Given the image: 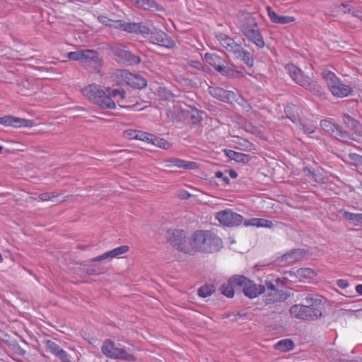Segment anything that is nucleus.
Wrapping results in <instances>:
<instances>
[{
    "label": "nucleus",
    "mask_w": 362,
    "mask_h": 362,
    "mask_svg": "<svg viewBox=\"0 0 362 362\" xmlns=\"http://www.w3.org/2000/svg\"><path fill=\"white\" fill-rule=\"evenodd\" d=\"M189 244L195 251L213 252L221 247L222 240L211 231L197 230L192 235Z\"/></svg>",
    "instance_id": "1"
},
{
    "label": "nucleus",
    "mask_w": 362,
    "mask_h": 362,
    "mask_svg": "<svg viewBox=\"0 0 362 362\" xmlns=\"http://www.w3.org/2000/svg\"><path fill=\"white\" fill-rule=\"evenodd\" d=\"M285 69L291 78L299 86L309 90L313 95L322 96L324 95L323 88L317 81L312 80L306 76L301 69H298L294 64H290L285 66Z\"/></svg>",
    "instance_id": "2"
},
{
    "label": "nucleus",
    "mask_w": 362,
    "mask_h": 362,
    "mask_svg": "<svg viewBox=\"0 0 362 362\" xmlns=\"http://www.w3.org/2000/svg\"><path fill=\"white\" fill-rule=\"evenodd\" d=\"M216 39L235 58L243 61L248 67L253 66L254 59L251 54L245 49L241 45L237 43L234 39L222 33L216 35Z\"/></svg>",
    "instance_id": "3"
},
{
    "label": "nucleus",
    "mask_w": 362,
    "mask_h": 362,
    "mask_svg": "<svg viewBox=\"0 0 362 362\" xmlns=\"http://www.w3.org/2000/svg\"><path fill=\"white\" fill-rule=\"evenodd\" d=\"M82 93L89 100L103 109H115V103L110 98L107 88L103 90L93 83L83 88Z\"/></svg>",
    "instance_id": "4"
},
{
    "label": "nucleus",
    "mask_w": 362,
    "mask_h": 362,
    "mask_svg": "<svg viewBox=\"0 0 362 362\" xmlns=\"http://www.w3.org/2000/svg\"><path fill=\"white\" fill-rule=\"evenodd\" d=\"M321 76L334 97L345 98L353 92V88L351 86L344 83L334 72L329 70H323Z\"/></svg>",
    "instance_id": "5"
},
{
    "label": "nucleus",
    "mask_w": 362,
    "mask_h": 362,
    "mask_svg": "<svg viewBox=\"0 0 362 362\" xmlns=\"http://www.w3.org/2000/svg\"><path fill=\"white\" fill-rule=\"evenodd\" d=\"M289 313L293 318L303 321H315L322 315L321 309L314 308L303 304H295L290 307Z\"/></svg>",
    "instance_id": "6"
},
{
    "label": "nucleus",
    "mask_w": 362,
    "mask_h": 362,
    "mask_svg": "<svg viewBox=\"0 0 362 362\" xmlns=\"http://www.w3.org/2000/svg\"><path fill=\"white\" fill-rule=\"evenodd\" d=\"M232 282L241 288L244 294L250 298H256L265 291V286L257 284L244 276H233Z\"/></svg>",
    "instance_id": "7"
},
{
    "label": "nucleus",
    "mask_w": 362,
    "mask_h": 362,
    "mask_svg": "<svg viewBox=\"0 0 362 362\" xmlns=\"http://www.w3.org/2000/svg\"><path fill=\"white\" fill-rule=\"evenodd\" d=\"M103 354L107 358L112 359H122L133 361L135 356L128 353L124 349L116 347L115 343L110 339H106L101 347Z\"/></svg>",
    "instance_id": "8"
},
{
    "label": "nucleus",
    "mask_w": 362,
    "mask_h": 362,
    "mask_svg": "<svg viewBox=\"0 0 362 362\" xmlns=\"http://www.w3.org/2000/svg\"><path fill=\"white\" fill-rule=\"evenodd\" d=\"M320 127L324 131L341 141L348 142L349 140L351 139V135L348 132L344 130L341 127L329 119L321 120Z\"/></svg>",
    "instance_id": "9"
},
{
    "label": "nucleus",
    "mask_w": 362,
    "mask_h": 362,
    "mask_svg": "<svg viewBox=\"0 0 362 362\" xmlns=\"http://www.w3.org/2000/svg\"><path fill=\"white\" fill-rule=\"evenodd\" d=\"M82 65L91 73L100 71L103 60L98 52L93 49H86Z\"/></svg>",
    "instance_id": "10"
},
{
    "label": "nucleus",
    "mask_w": 362,
    "mask_h": 362,
    "mask_svg": "<svg viewBox=\"0 0 362 362\" xmlns=\"http://www.w3.org/2000/svg\"><path fill=\"white\" fill-rule=\"evenodd\" d=\"M265 286L267 288V294L265 296L267 304L284 302L291 296L289 291L277 289L276 286L271 281H266Z\"/></svg>",
    "instance_id": "11"
},
{
    "label": "nucleus",
    "mask_w": 362,
    "mask_h": 362,
    "mask_svg": "<svg viewBox=\"0 0 362 362\" xmlns=\"http://www.w3.org/2000/svg\"><path fill=\"white\" fill-rule=\"evenodd\" d=\"M216 218L221 224L229 227L240 226L243 221V217L241 215L230 209L217 212L216 214Z\"/></svg>",
    "instance_id": "12"
},
{
    "label": "nucleus",
    "mask_w": 362,
    "mask_h": 362,
    "mask_svg": "<svg viewBox=\"0 0 362 362\" xmlns=\"http://www.w3.org/2000/svg\"><path fill=\"white\" fill-rule=\"evenodd\" d=\"M168 240L172 246L185 253L189 252L187 245L186 233L182 230H171L168 231Z\"/></svg>",
    "instance_id": "13"
},
{
    "label": "nucleus",
    "mask_w": 362,
    "mask_h": 362,
    "mask_svg": "<svg viewBox=\"0 0 362 362\" xmlns=\"http://www.w3.org/2000/svg\"><path fill=\"white\" fill-rule=\"evenodd\" d=\"M173 106L169 107L167 111V115L168 118L174 121L175 119H180L182 117H187L188 115H190V116L193 118H195L197 116L196 115L199 114V112L197 109H192L191 111H186L183 107L182 104L180 103L179 101L177 102H172Z\"/></svg>",
    "instance_id": "14"
},
{
    "label": "nucleus",
    "mask_w": 362,
    "mask_h": 362,
    "mask_svg": "<svg viewBox=\"0 0 362 362\" xmlns=\"http://www.w3.org/2000/svg\"><path fill=\"white\" fill-rule=\"evenodd\" d=\"M113 54L119 58L120 62L129 65L138 64L141 62V59L138 55L134 54L123 46L115 47L113 49Z\"/></svg>",
    "instance_id": "15"
},
{
    "label": "nucleus",
    "mask_w": 362,
    "mask_h": 362,
    "mask_svg": "<svg viewBox=\"0 0 362 362\" xmlns=\"http://www.w3.org/2000/svg\"><path fill=\"white\" fill-rule=\"evenodd\" d=\"M150 40L154 44L169 49L173 48L175 46V41L161 30H152L150 34Z\"/></svg>",
    "instance_id": "16"
},
{
    "label": "nucleus",
    "mask_w": 362,
    "mask_h": 362,
    "mask_svg": "<svg viewBox=\"0 0 362 362\" xmlns=\"http://www.w3.org/2000/svg\"><path fill=\"white\" fill-rule=\"evenodd\" d=\"M0 124L13 127H33L34 122L30 119H23L7 115L0 117Z\"/></svg>",
    "instance_id": "17"
},
{
    "label": "nucleus",
    "mask_w": 362,
    "mask_h": 362,
    "mask_svg": "<svg viewBox=\"0 0 362 362\" xmlns=\"http://www.w3.org/2000/svg\"><path fill=\"white\" fill-rule=\"evenodd\" d=\"M208 91L212 97L225 103H231L236 100V95L233 91L224 90L218 86H209Z\"/></svg>",
    "instance_id": "18"
},
{
    "label": "nucleus",
    "mask_w": 362,
    "mask_h": 362,
    "mask_svg": "<svg viewBox=\"0 0 362 362\" xmlns=\"http://www.w3.org/2000/svg\"><path fill=\"white\" fill-rule=\"evenodd\" d=\"M205 59L206 62L214 66L219 73L223 75H227L228 74L229 69L227 66L226 62L219 56L214 54L206 53L205 54Z\"/></svg>",
    "instance_id": "19"
},
{
    "label": "nucleus",
    "mask_w": 362,
    "mask_h": 362,
    "mask_svg": "<svg viewBox=\"0 0 362 362\" xmlns=\"http://www.w3.org/2000/svg\"><path fill=\"white\" fill-rule=\"evenodd\" d=\"M247 40L253 43L259 49L263 48L265 42L259 27L253 29H249L243 33Z\"/></svg>",
    "instance_id": "20"
},
{
    "label": "nucleus",
    "mask_w": 362,
    "mask_h": 362,
    "mask_svg": "<svg viewBox=\"0 0 362 362\" xmlns=\"http://www.w3.org/2000/svg\"><path fill=\"white\" fill-rule=\"evenodd\" d=\"M165 166L167 168L177 167L184 169H195L197 163L192 161H187L175 157H171L165 160Z\"/></svg>",
    "instance_id": "21"
},
{
    "label": "nucleus",
    "mask_w": 362,
    "mask_h": 362,
    "mask_svg": "<svg viewBox=\"0 0 362 362\" xmlns=\"http://www.w3.org/2000/svg\"><path fill=\"white\" fill-rule=\"evenodd\" d=\"M239 28L243 33L249 29L258 27L256 19L250 13H243L239 16Z\"/></svg>",
    "instance_id": "22"
},
{
    "label": "nucleus",
    "mask_w": 362,
    "mask_h": 362,
    "mask_svg": "<svg viewBox=\"0 0 362 362\" xmlns=\"http://www.w3.org/2000/svg\"><path fill=\"white\" fill-rule=\"evenodd\" d=\"M47 346L49 351L57 357L62 362H71L70 357L67 352L62 349L59 344L53 341L47 340Z\"/></svg>",
    "instance_id": "23"
},
{
    "label": "nucleus",
    "mask_w": 362,
    "mask_h": 362,
    "mask_svg": "<svg viewBox=\"0 0 362 362\" xmlns=\"http://www.w3.org/2000/svg\"><path fill=\"white\" fill-rule=\"evenodd\" d=\"M137 8L150 11H161L163 7L154 0H130Z\"/></svg>",
    "instance_id": "24"
},
{
    "label": "nucleus",
    "mask_w": 362,
    "mask_h": 362,
    "mask_svg": "<svg viewBox=\"0 0 362 362\" xmlns=\"http://www.w3.org/2000/svg\"><path fill=\"white\" fill-rule=\"evenodd\" d=\"M342 122L349 129L354 132L356 134L362 136V124L353 117L348 114L342 115Z\"/></svg>",
    "instance_id": "25"
},
{
    "label": "nucleus",
    "mask_w": 362,
    "mask_h": 362,
    "mask_svg": "<svg viewBox=\"0 0 362 362\" xmlns=\"http://www.w3.org/2000/svg\"><path fill=\"white\" fill-rule=\"evenodd\" d=\"M267 11L271 21L274 23L284 25L293 23L295 21V18L293 16L278 15L269 6H267Z\"/></svg>",
    "instance_id": "26"
},
{
    "label": "nucleus",
    "mask_w": 362,
    "mask_h": 362,
    "mask_svg": "<svg viewBox=\"0 0 362 362\" xmlns=\"http://www.w3.org/2000/svg\"><path fill=\"white\" fill-rule=\"evenodd\" d=\"M107 91L110 98L112 100L115 101V104L117 103L122 107H126L125 105L123 104L126 98V92L124 89H111L110 88H107Z\"/></svg>",
    "instance_id": "27"
},
{
    "label": "nucleus",
    "mask_w": 362,
    "mask_h": 362,
    "mask_svg": "<svg viewBox=\"0 0 362 362\" xmlns=\"http://www.w3.org/2000/svg\"><path fill=\"white\" fill-rule=\"evenodd\" d=\"M146 138H148V139H145V142L151 144L158 148L167 150L171 147V144L170 142L164 139L156 136L154 134L146 132Z\"/></svg>",
    "instance_id": "28"
},
{
    "label": "nucleus",
    "mask_w": 362,
    "mask_h": 362,
    "mask_svg": "<svg viewBox=\"0 0 362 362\" xmlns=\"http://www.w3.org/2000/svg\"><path fill=\"white\" fill-rule=\"evenodd\" d=\"M340 214L346 221L350 223V224L355 226H359L362 225V213H351L345 210H341Z\"/></svg>",
    "instance_id": "29"
},
{
    "label": "nucleus",
    "mask_w": 362,
    "mask_h": 362,
    "mask_svg": "<svg viewBox=\"0 0 362 362\" xmlns=\"http://www.w3.org/2000/svg\"><path fill=\"white\" fill-rule=\"evenodd\" d=\"M305 300L306 305L314 308L321 309L322 311V298L318 294L308 293L305 296Z\"/></svg>",
    "instance_id": "30"
},
{
    "label": "nucleus",
    "mask_w": 362,
    "mask_h": 362,
    "mask_svg": "<svg viewBox=\"0 0 362 362\" xmlns=\"http://www.w3.org/2000/svg\"><path fill=\"white\" fill-rule=\"evenodd\" d=\"M127 75H128L127 76V83L134 88L141 89L147 86V81L143 77L132 74H127Z\"/></svg>",
    "instance_id": "31"
},
{
    "label": "nucleus",
    "mask_w": 362,
    "mask_h": 362,
    "mask_svg": "<svg viewBox=\"0 0 362 362\" xmlns=\"http://www.w3.org/2000/svg\"><path fill=\"white\" fill-rule=\"evenodd\" d=\"M245 226H252L256 227H264V228H272L274 224L272 221L264 219V218H253L248 220H245L244 223Z\"/></svg>",
    "instance_id": "32"
},
{
    "label": "nucleus",
    "mask_w": 362,
    "mask_h": 362,
    "mask_svg": "<svg viewBox=\"0 0 362 362\" xmlns=\"http://www.w3.org/2000/svg\"><path fill=\"white\" fill-rule=\"evenodd\" d=\"M302 257L303 251L300 249H297L284 255L281 259L282 261L286 262L287 264H293L301 259Z\"/></svg>",
    "instance_id": "33"
},
{
    "label": "nucleus",
    "mask_w": 362,
    "mask_h": 362,
    "mask_svg": "<svg viewBox=\"0 0 362 362\" xmlns=\"http://www.w3.org/2000/svg\"><path fill=\"white\" fill-rule=\"evenodd\" d=\"M123 136L128 139H137L143 141H144L145 139H148V138H146V132L134 129H127L124 131Z\"/></svg>",
    "instance_id": "34"
},
{
    "label": "nucleus",
    "mask_w": 362,
    "mask_h": 362,
    "mask_svg": "<svg viewBox=\"0 0 362 362\" xmlns=\"http://www.w3.org/2000/svg\"><path fill=\"white\" fill-rule=\"evenodd\" d=\"M226 156L231 160H234L238 163H247L250 160V156L247 154L236 152L233 150H228Z\"/></svg>",
    "instance_id": "35"
},
{
    "label": "nucleus",
    "mask_w": 362,
    "mask_h": 362,
    "mask_svg": "<svg viewBox=\"0 0 362 362\" xmlns=\"http://www.w3.org/2000/svg\"><path fill=\"white\" fill-rule=\"evenodd\" d=\"M274 348L281 352H286L293 349L294 343L290 339L280 340L275 345Z\"/></svg>",
    "instance_id": "36"
},
{
    "label": "nucleus",
    "mask_w": 362,
    "mask_h": 362,
    "mask_svg": "<svg viewBox=\"0 0 362 362\" xmlns=\"http://www.w3.org/2000/svg\"><path fill=\"white\" fill-rule=\"evenodd\" d=\"M298 111L301 112V110L294 105H288L285 107V113L287 117L293 122H296L299 119Z\"/></svg>",
    "instance_id": "37"
},
{
    "label": "nucleus",
    "mask_w": 362,
    "mask_h": 362,
    "mask_svg": "<svg viewBox=\"0 0 362 362\" xmlns=\"http://www.w3.org/2000/svg\"><path fill=\"white\" fill-rule=\"evenodd\" d=\"M303 173L305 176L308 177L312 181L315 182H323L322 175L320 173H317L315 170L311 168H304Z\"/></svg>",
    "instance_id": "38"
},
{
    "label": "nucleus",
    "mask_w": 362,
    "mask_h": 362,
    "mask_svg": "<svg viewBox=\"0 0 362 362\" xmlns=\"http://www.w3.org/2000/svg\"><path fill=\"white\" fill-rule=\"evenodd\" d=\"M233 281V277L229 280L228 282L223 284L221 286V293L227 296L228 298H233L234 296V288L233 287H238L237 285H235Z\"/></svg>",
    "instance_id": "39"
},
{
    "label": "nucleus",
    "mask_w": 362,
    "mask_h": 362,
    "mask_svg": "<svg viewBox=\"0 0 362 362\" xmlns=\"http://www.w3.org/2000/svg\"><path fill=\"white\" fill-rule=\"evenodd\" d=\"M287 274L290 276H292V274H296V276L306 279L312 278L315 275L314 271L310 268H300L298 269L296 273L293 272H288L286 273V274Z\"/></svg>",
    "instance_id": "40"
},
{
    "label": "nucleus",
    "mask_w": 362,
    "mask_h": 362,
    "mask_svg": "<svg viewBox=\"0 0 362 362\" xmlns=\"http://www.w3.org/2000/svg\"><path fill=\"white\" fill-rule=\"evenodd\" d=\"M129 246L127 245H122L117 247L112 250L107 251L110 259L113 258H119L123 254L129 251Z\"/></svg>",
    "instance_id": "41"
},
{
    "label": "nucleus",
    "mask_w": 362,
    "mask_h": 362,
    "mask_svg": "<svg viewBox=\"0 0 362 362\" xmlns=\"http://www.w3.org/2000/svg\"><path fill=\"white\" fill-rule=\"evenodd\" d=\"M86 49L71 52L68 53V58L71 60L78 61L83 64Z\"/></svg>",
    "instance_id": "42"
},
{
    "label": "nucleus",
    "mask_w": 362,
    "mask_h": 362,
    "mask_svg": "<svg viewBox=\"0 0 362 362\" xmlns=\"http://www.w3.org/2000/svg\"><path fill=\"white\" fill-rule=\"evenodd\" d=\"M214 291L215 288L213 285L206 284L199 289L198 294L201 297L206 298L211 296Z\"/></svg>",
    "instance_id": "43"
},
{
    "label": "nucleus",
    "mask_w": 362,
    "mask_h": 362,
    "mask_svg": "<svg viewBox=\"0 0 362 362\" xmlns=\"http://www.w3.org/2000/svg\"><path fill=\"white\" fill-rule=\"evenodd\" d=\"M136 33L141 34L144 36L150 35L151 30L146 25L143 23H136Z\"/></svg>",
    "instance_id": "44"
},
{
    "label": "nucleus",
    "mask_w": 362,
    "mask_h": 362,
    "mask_svg": "<svg viewBox=\"0 0 362 362\" xmlns=\"http://www.w3.org/2000/svg\"><path fill=\"white\" fill-rule=\"evenodd\" d=\"M159 96L165 100H169V102H175V95L166 88H160L159 90Z\"/></svg>",
    "instance_id": "45"
},
{
    "label": "nucleus",
    "mask_w": 362,
    "mask_h": 362,
    "mask_svg": "<svg viewBox=\"0 0 362 362\" xmlns=\"http://www.w3.org/2000/svg\"><path fill=\"white\" fill-rule=\"evenodd\" d=\"M300 129H301L304 133L310 134L314 132L315 129V125L311 122L306 123L305 121L300 122Z\"/></svg>",
    "instance_id": "46"
},
{
    "label": "nucleus",
    "mask_w": 362,
    "mask_h": 362,
    "mask_svg": "<svg viewBox=\"0 0 362 362\" xmlns=\"http://www.w3.org/2000/svg\"><path fill=\"white\" fill-rule=\"evenodd\" d=\"M136 26H137L136 23H134V22L128 23V22L124 21L123 31H125V32H127L129 33H136Z\"/></svg>",
    "instance_id": "47"
},
{
    "label": "nucleus",
    "mask_w": 362,
    "mask_h": 362,
    "mask_svg": "<svg viewBox=\"0 0 362 362\" xmlns=\"http://www.w3.org/2000/svg\"><path fill=\"white\" fill-rule=\"evenodd\" d=\"M340 8L344 13H350L354 8L349 2H343L340 5Z\"/></svg>",
    "instance_id": "48"
},
{
    "label": "nucleus",
    "mask_w": 362,
    "mask_h": 362,
    "mask_svg": "<svg viewBox=\"0 0 362 362\" xmlns=\"http://www.w3.org/2000/svg\"><path fill=\"white\" fill-rule=\"evenodd\" d=\"M98 19L102 24L110 28L112 27V23L113 22L112 19H110L105 16H100Z\"/></svg>",
    "instance_id": "49"
},
{
    "label": "nucleus",
    "mask_w": 362,
    "mask_h": 362,
    "mask_svg": "<svg viewBox=\"0 0 362 362\" xmlns=\"http://www.w3.org/2000/svg\"><path fill=\"white\" fill-rule=\"evenodd\" d=\"M54 197H57V195L49 192L42 193L39 196L40 199L42 201H50Z\"/></svg>",
    "instance_id": "50"
},
{
    "label": "nucleus",
    "mask_w": 362,
    "mask_h": 362,
    "mask_svg": "<svg viewBox=\"0 0 362 362\" xmlns=\"http://www.w3.org/2000/svg\"><path fill=\"white\" fill-rule=\"evenodd\" d=\"M124 21L122 20H113L112 27L113 28L123 30Z\"/></svg>",
    "instance_id": "51"
},
{
    "label": "nucleus",
    "mask_w": 362,
    "mask_h": 362,
    "mask_svg": "<svg viewBox=\"0 0 362 362\" xmlns=\"http://www.w3.org/2000/svg\"><path fill=\"white\" fill-rule=\"evenodd\" d=\"M106 259H110L107 252H106L99 256L92 258L90 259V261L91 262H100V261H103V260H106Z\"/></svg>",
    "instance_id": "52"
},
{
    "label": "nucleus",
    "mask_w": 362,
    "mask_h": 362,
    "mask_svg": "<svg viewBox=\"0 0 362 362\" xmlns=\"http://www.w3.org/2000/svg\"><path fill=\"white\" fill-rule=\"evenodd\" d=\"M349 158L351 160L358 164L362 165V156L356 153H350Z\"/></svg>",
    "instance_id": "53"
},
{
    "label": "nucleus",
    "mask_w": 362,
    "mask_h": 362,
    "mask_svg": "<svg viewBox=\"0 0 362 362\" xmlns=\"http://www.w3.org/2000/svg\"><path fill=\"white\" fill-rule=\"evenodd\" d=\"M216 177L217 178H222L225 184L228 185L230 182V179L227 176L224 175L223 173H222L221 171H217L216 173Z\"/></svg>",
    "instance_id": "54"
},
{
    "label": "nucleus",
    "mask_w": 362,
    "mask_h": 362,
    "mask_svg": "<svg viewBox=\"0 0 362 362\" xmlns=\"http://www.w3.org/2000/svg\"><path fill=\"white\" fill-rule=\"evenodd\" d=\"M105 272V270L103 268H102V269L99 268L98 269L92 268V269H88L87 273L90 275H95V274H100L104 273Z\"/></svg>",
    "instance_id": "55"
},
{
    "label": "nucleus",
    "mask_w": 362,
    "mask_h": 362,
    "mask_svg": "<svg viewBox=\"0 0 362 362\" xmlns=\"http://www.w3.org/2000/svg\"><path fill=\"white\" fill-rule=\"evenodd\" d=\"M337 285L342 288V289H345L346 288L349 286V282L346 281V280H344V279H339L337 280Z\"/></svg>",
    "instance_id": "56"
},
{
    "label": "nucleus",
    "mask_w": 362,
    "mask_h": 362,
    "mask_svg": "<svg viewBox=\"0 0 362 362\" xmlns=\"http://www.w3.org/2000/svg\"><path fill=\"white\" fill-rule=\"evenodd\" d=\"M351 16L354 17L358 18L361 20H362V11L358 9L354 8L352 12L351 13Z\"/></svg>",
    "instance_id": "57"
},
{
    "label": "nucleus",
    "mask_w": 362,
    "mask_h": 362,
    "mask_svg": "<svg viewBox=\"0 0 362 362\" xmlns=\"http://www.w3.org/2000/svg\"><path fill=\"white\" fill-rule=\"evenodd\" d=\"M190 66L197 69H201L202 68V65L200 62L197 61H192L189 63Z\"/></svg>",
    "instance_id": "58"
},
{
    "label": "nucleus",
    "mask_w": 362,
    "mask_h": 362,
    "mask_svg": "<svg viewBox=\"0 0 362 362\" xmlns=\"http://www.w3.org/2000/svg\"><path fill=\"white\" fill-rule=\"evenodd\" d=\"M288 281L287 278L276 279V283L277 285H284Z\"/></svg>",
    "instance_id": "59"
},
{
    "label": "nucleus",
    "mask_w": 362,
    "mask_h": 362,
    "mask_svg": "<svg viewBox=\"0 0 362 362\" xmlns=\"http://www.w3.org/2000/svg\"><path fill=\"white\" fill-rule=\"evenodd\" d=\"M229 175L231 178H236L238 176V173L233 170H230Z\"/></svg>",
    "instance_id": "60"
},
{
    "label": "nucleus",
    "mask_w": 362,
    "mask_h": 362,
    "mask_svg": "<svg viewBox=\"0 0 362 362\" xmlns=\"http://www.w3.org/2000/svg\"><path fill=\"white\" fill-rule=\"evenodd\" d=\"M356 291L358 294L362 295V284L357 285L356 286Z\"/></svg>",
    "instance_id": "61"
},
{
    "label": "nucleus",
    "mask_w": 362,
    "mask_h": 362,
    "mask_svg": "<svg viewBox=\"0 0 362 362\" xmlns=\"http://www.w3.org/2000/svg\"><path fill=\"white\" fill-rule=\"evenodd\" d=\"M3 261V257L1 256V255L0 254V262H1Z\"/></svg>",
    "instance_id": "62"
}]
</instances>
